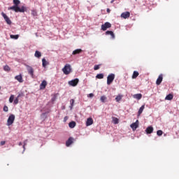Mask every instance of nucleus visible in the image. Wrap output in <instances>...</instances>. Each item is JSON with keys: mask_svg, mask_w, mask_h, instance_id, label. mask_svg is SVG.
I'll return each instance as SVG.
<instances>
[{"mask_svg": "<svg viewBox=\"0 0 179 179\" xmlns=\"http://www.w3.org/2000/svg\"><path fill=\"white\" fill-rule=\"evenodd\" d=\"M14 6L9 7L8 10H14L16 13L18 12H20L21 13H23L27 10V8L24 6H22L20 8L19 5H20V0H13V1Z\"/></svg>", "mask_w": 179, "mask_h": 179, "instance_id": "obj_1", "label": "nucleus"}, {"mask_svg": "<svg viewBox=\"0 0 179 179\" xmlns=\"http://www.w3.org/2000/svg\"><path fill=\"white\" fill-rule=\"evenodd\" d=\"M62 72L64 73V75H69V73L72 72V67L71 66V64H66L62 69Z\"/></svg>", "mask_w": 179, "mask_h": 179, "instance_id": "obj_2", "label": "nucleus"}, {"mask_svg": "<svg viewBox=\"0 0 179 179\" xmlns=\"http://www.w3.org/2000/svg\"><path fill=\"white\" fill-rule=\"evenodd\" d=\"M15 115L11 114L9 115L8 120H7V126L8 127H10V125H12V124H13V122H15Z\"/></svg>", "mask_w": 179, "mask_h": 179, "instance_id": "obj_3", "label": "nucleus"}, {"mask_svg": "<svg viewBox=\"0 0 179 179\" xmlns=\"http://www.w3.org/2000/svg\"><path fill=\"white\" fill-rule=\"evenodd\" d=\"M114 79H115V75L114 73L108 75L107 77V85L112 84L114 81Z\"/></svg>", "mask_w": 179, "mask_h": 179, "instance_id": "obj_4", "label": "nucleus"}, {"mask_svg": "<svg viewBox=\"0 0 179 179\" xmlns=\"http://www.w3.org/2000/svg\"><path fill=\"white\" fill-rule=\"evenodd\" d=\"M26 68L29 75H30L31 78H34V69H33V67L29 65H26Z\"/></svg>", "mask_w": 179, "mask_h": 179, "instance_id": "obj_5", "label": "nucleus"}, {"mask_svg": "<svg viewBox=\"0 0 179 179\" xmlns=\"http://www.w3.org/2000/svg\"><path fill=\"white\" fill-rule=\"evenodd\" d=\"M1 15L3 16L5 22H6L7 24H9V25L12 24V21L10 20L9 17H8V15H6V14H5V13L2 12Z\"/></svg>", "mask_w": 179, "mask_h": 179, "instance_id": "obj_6", "label": "nucleus"}, {"mask_svg": "<svg viewBox=\"0 0 179 179\" xmlns=\"http://www.w3.org/2000/svg\"><path fill=\"white\" fill-rule=\"evenodd\" d=\"M110 27H111V23L105 22L103 24L101 25V30H103V31H106L107 29H110Z\"/></svg>", "mask_w": 179, "mask_h": 179, "instance_id": "obj_7", "label": "nucleus"}, {"mask_svg": "<svg viewBox=\"0 0 179 179\" xmlns=\"http://www.w3.org/2000/svg\"><path fill=\"white\" fill-rule=\"evenodd\" d=\"M78 83H79L78 78H76L74 80H71V81H69V85L73 87L78 86Z\"/></svg>", "mask_w": 179, "mask_h": 179, "instance_id": "obj_8", "label": "nucleus"}, {"mask_svg": "<svg viewBox=\"0 0 179 179\" xmlns=\"http://www.w3.org/2000/svg\"><path fill=\"white\" fill-rule=\"evenodd\" d=\"M131 16V13L129 11L124 12L121 14V17H123V19H128Z\"/></svg>", "mask_w": 179, "mask_h": 179, "instance_id": "obj_9", "label": "nucleus"}, {"mask_svg": "<svg viewBox=\"0 0 179 179\" xmlns=\"http://www.w3.org/2000/svg\"><path fill=\"white\" fill-rule=\"evenodd\" d=\"M138 122H139V120H136V122L132 123L130 127L131 128L133 129V131L136 130V129L138 128V127H139V124H138Z\"/></svg>", "mask_w": 179, "mask_h": 179, "instance_id": "obj_10", "label": "nucleus"}, {"mask_svg": "<svg viewBox=\"0 0 179 179\" xmlns=\"http://www.w3.org/2000/svg\"><path fill=\"white\" fill-rule=\"evenodd\" d=\"M162 82H163V74H160L159 76V77L156 81V85H157V86H159V85H161Z\"/></svg>", "mask_w": 179, "mask_h": 179, "instance_id": "obj_11", "label": "nucleus"}, {"mask_svg": "<svg viewBox=\"0 0 179 179\" xmlns=\"http://www.w3.org/2000/svg\"><path fill=\"white\" fill-rule=\"evenodd\" d=\"M73 143V138L69 137V139L66 142V146L69 147Z\"/></svg>", "mask_w": 179, "mask_h": 179, "instance_id": "obj_12", "label": "nucleus"}, {"mask_svg": "<svg viewBox=\"0 0 179 179\" xmlns=\"http://www.w3.org/2000/svg\"><path fill=\"white\" fill-rule=\"evenodd\" d=\"M90 125H93V118L89 117L86 121V127H90Z\"/></svg>", "mask_w": 179, "mask_h": 179, "instance_id": "obj_13", "label": "nucleus"}, {"mask_svg": "<svg viewBox=\"0 0 179 179\" xmlns=\"http://www.w3.org/2000/svg\"><path fill=\"white\" fill-rule=\"evenodd\" d=\"M46 87H47V81L43 80L40 85L41 90H44V89H45Z\"/></svg>", "mask_w": 179, "mask_h": 179, "instance_id": "obj_14", "label": "nucleus"}, {"mask_svg": "<svg viewBox=\"0 0 179 179\" xmlns=\"http://www.w3.org/2000/svg\"><path fill=\"white\" fill-rule=\"evenodd\" d=\"M15 79L20 82V83H23V77L22 76V74H20L18 76H16L15 77Z\"/></svg>", "mask_w": 179, "mask_h": 179, "instance_id": "obj_15", "label": "nucleus"}, {"mask_svg": "<svg viewBox=\"0 0 179 179\" xmlns=\"http://www.w3.org/2000/svg\"><path fill=\"white\" fill-rule=\"evenodd\" d=\"M81 52H83V50L82 49H76L74 51H73L72 55H78V54H80Z\"/></svg>", "mask_w": 179, "mask_h": 179, "instance_id": "obj_16", "label": "nucleus"}, {"mask_svg": "<svg viewBox=\"0 0 179 179\" xmlns=\"http://www.w3.org/2000/svg\"><path fill=\"white\" fill-rule=\"evenodd\" d=\"M145 132L147 134H152L153 132V127L150 126V127H147Z\"/></svg>", "mask_w": 179, "mask_h": 179, "instance_id": "obj_17", "label": "nucleus"}, {"mask_svg": "<svg viewBox=\"0 0 179 179\" xmlns=\"http://www.w3.org/2000/svg\"><path fill=\"white\" fill-rule=\"evenodd\" d=\"M106 34L111 36L112 38H115V35H114V32H113L112 31H106Z\"/></svg>", "mask_w": 179, "mask_h": 179, "instance_id": "obj_18", "label": "nucleus"}, {"mask_svg": "<svg viewBox=\"0 0 179 179\" xmlns=\"http://www.w3.org/2000/svg\"><path fill=\"white\" fill-rule=\"evenodd\" d=\"M143 110H145V105H143L138 110V117H139L141 115V114H142V113H143Z\"/></svg>", "mask_w": 179, "mask_h": 179, "instance_id": "obj_19", "label": "nucleus"}, {"mask_svg": "<svg viewBox=\"0 0 179 179\" xmlns=\"http://www.w3.org/2000/svg\"><path fill=\"white\" fill-rule=\"evenodd\" d=\"M134 98L137 100H141V99H142V94H136L134 95Z\"/></svg>", "mask_w": 179, "mask_h": 179, "instance_id": "obj_20", "label": "nucleus"}, {"mask_svg": "<svg viewBox=\"0 0 179 179\" xmlns=\"http://www.w3.org/2000/svg\"><path fill=\"white\" fill-rule=\"evenodd\" d=\"M34 56L36 57V58H41V53L40 52V51L36 50L35 52Z\"/></svg>", "mask_w": 179, "mask_h": 179, "instance_id": "obj_21", "label": "nucleus"}, {"mask_svg": "<svg viewBox=\"0 0 179 179\" xmlns=\"http://www.w3.org/2000/svg\"><path fill=\"white\" fill-rule=\"evenodd\" d=\"M173 94H169L166 96L165 100H173Z\"/></svg>", "mask_w": 179, "mask_h": 179, "instance_id": "obj_22", "label": "nucleus"}, {"mask_svg": "<svg viewBox=\"0 0 179 179\" xmlns=\"http://www.w3.org/2000/svg\"><path fill=\"white\" fill-rule=\"evenodd\" d=\"M137 76H139V73L138 71H134L132 79H136Z\"/></svg>", "mask_w": 179, "mask_h": 179, "instance_id": "obj_23", "label": "nucleus"}, {"mask_svg": "<svg viewBox=\"0 0 179 179\" xmlns=\"http://www.w3.org/2000/svg\"><path fill=\"white\" fill-rule=\"evenodd\" d=\"M69 128H75V127H76V122H75L74 121L71 122L69 124Z\"/></svg>", "mask_w": 179, "mask_h": 179, "instance_id": "obj_24", "label": "nucleus"}, {"mask_svg": "<svg viewBox=\"0 0 179 179\" xmlns=\"http://www.w3.org/2000/svg\"><path fill=\"white\" fill-rule=\"evenodd\" d=\"M100 100L101 103H106V100H107V96H101L100 98Z\"/></svg>", "mask_w": 179, "mask_h": 179, "instance_id": "obj_25", "label": "nucleus"}, {"mask_svg": "<svg viewBox=\"0 0 179 179\" xmlns=\"http://www.w3.org/2000/svg\"><path fill=\"white\" fill-rule=\"evenodd\" d=\"M96 78V79H103L104 78V74L103 73L97 74Z\"/></svg>", "mask_w": 179, "mask_h": 179, "instance_id": "obj_26", "label": "nucleus"}, {"mask_svg": "<svg viewBox=\"0 0 179 179\" xmlns=\"http://www.w3.org/2000/svg\"><path fill=\"white\" fill-rule=\"evenodd\" d=\"M122 99V95H118L116 96L115 100L118 103L121 101Z\"/></svg>", "mask_w": 179, "mask_h": 179, "instance_id": "obj_27", "label": "nucleus"}, {"mask_svg": "<svg viewBox=\"0 0 179 179\" xmlns=\"http://www.w3.org/2000/svg\"><path fill=\"white\" fill-rule=\"evenodd\" d=\"M75 103V100L74 99H71L70 100V108L71 110H72V108H73V104Z\"/></svg>", "mask_w": 179, "mask_h": 179, "instance_id": "obj_28", "label": "nucleus"}, {"mask_svg": "<svg viewBox=\"0 0 179 179\" xmlns=\"http://www.w3.org/2000/svg\"><path fill=\"white\" fill-rule=\"evenodd\" d=\"M47 64H48L47 60H45V59H42V65H43V68H45V66H47Z\"/></svg>", "mask_w": 179, "mask_h": 179, "instance_id": "obj_29", "label": "nucleus"}, {"mask_svg": "<svg viewBox=\"0 0 179 179\" xmlns=\"http://www.w3.org/2000/svg\"><path fill=\"white\" fill-rule=\"evenodd\" d=\"M20 97V94H19L17 96V97L15 99H14V102H13L14 104H18L19 103V98Z\"/></svg>", "mask_w": 179, "mask_h": 179, "instance_id": "obj_30", "label": "nucleus"}, {"mask_svg": "<svg viewBox=\"0 0 179 179\" xmlns=\"http://www.w3.org/2000/svg\"><path fill=\"white\" fill-rule=\"evenodd\" d=\"M10 37L14 40H17V38H19V35H10Z\"/></svg>", "mask_w": 179, "mask_h": 179, "instance_id": "obj_31", "label": "nucleus"}, {"mask_svg": "<svg viewBox=\"0 0 179 179\" xmlns=\"http://www.w3.org/2000/svg\"><path fill=\"white\" fill-rule=\"evenodd\" d=\"M13 100H15V95H10V96L9 98V102L13 103Z\"/></svg>", "mask_w": 179, "mask_h": 179, "instance_id": "obj_32", "label": "nucleus"}, {"mask_svg": "<svg viewBox=\"0 0 179 179\" xmlns=\"http://www.w3.org/2000/svg\"><path fill=\"white\" fill-rule=\"evenodd\" d=\"M3 69H4V71H6L7 72H9V71H10V67H9V66H8V65H6L3 67Z\"/></svg>", "mask_w": 179, "mask_h": 179, "instance_id": "obj_33", "label": "nucleus"}, {"mask_svg": "<svg viewBox=\"0 0 179 179\" xmlns=\"http://www.w3.org/2000/svg\"><path fill=\"white\" fill-rule=\"evenodd\" d=\"M157 135L158 136H162V135H163V131H162V130H158V131H157Z\"/></svg>", "mask_w": 179, "mask_h": 179, "instance_id": "obj_34", "label": "nucleus"}, {"mask_svg": "<svg viewBox=\"0 0 179 179\" xmlns=\"http://www.w3.org/2000/svg\"><path fill=\"white\" fill-rule=\"evenodd\" d=\"M101 64H98V65H95L94 66V71H98V69H100V66H101Z\"/></svg>", "mask_w": 179, "mask_h": 179, "instance_id": "obj_35", "label": "nucleus"}, {"mask_svg": "<svg viewBox=\"0 0 179 179\" xmlns=\"http://www.w3.org/2000/svg\"><path fill=\"white\" fill-rule=\"evenodd\" d=\"M31 15L32 16H37V11L36 10H32Z\"/></svg>", "mask_w": 179, "mask_h": 179, "instance_id": "obj_36", "label": "nucleus"}, {"mask_svg": "<svg viewBox=\"0 0 179 179\" xmlns=\"http://www.w3.org/2000/svg\"><path fill=\"white\" fill-rule=\"evenodd\" d=\"M3 110L5 113H8V111H9V108H8L7 106H4Z\"/></svg>", "mask_w": 179, "mask_h": 179, "instance_id": "obj_37", "label": "nucleus"}, {"mask_svg": "<svg viewBox=\"0 0 179 179\" xmlns=\"http://www.w3.org/2000/svg\"><path fill=\"white\" fill-rule=\"evenodd\" d=\"M113 121L114 124H118V118L113 117Z\"/></svg>", "mask_w": 179, "mask_h": 179, "instance_id": "obj_38", "label": "nucleus"}, {"mask_svg": "<svg viewBox=\"0 0 179 179\" xmlns=\"http://www.w3.org/2000/svg\"><path fill=\"white\" fill-rule=\"evenodd\" d=\"M57 100V96L54 95L53 97L51 99V101L54 103Z\"/></svg>", "mask_w": 179, "mask_h": 179, "instance_id": "obj_39", "label": "nucleus"}, {"mask_svg": "<svg viewBox=\"0 0 179 179\" xmlns=\"http://www.w3.org/2000/svg\"><path fill=\"white\" fill-rule=\"evenodd\" d=\"M94 94H93V93H91V94H90L88 96H87V97H94Z\"/></svg>", "mask_w": 179, "mask_h": 179, "instance_id": "obj_40", "label": "nucleus"}, {"mask_svg": "<svg viewBox=\"0 0 179 179\" xmlns=\"http://www.w3.org/2000/svg\"><path fill=\"white\" fill-rule=\"evenodd\" d=\"M5 143H6V142H5V141H1L0 145H1V146H3V145H5Z\"/></svg>", "mask_w": 179, "mask_h": 179, "instance_id": "obj_41", "label": "nucleus"}, {"mask_svg": "<svg viewBox=\"0 0 179 179\" xmlns=\"http://www.w3.org/2000/svg\"><path fill=\"white\" fill-rule=\"evenodd\" d=\"M25 146H26V142H24V145H23L24 150V149H26Z\"/></svg>", "mask_w": 179, "mask_h": 179, "instance_id": "obj_42", "label": "nucleus"}, {"mask_svg": "<svg viewBox=\"0 0 179 179\" xmlns=\"http://www.w3.org/2000/svg\"><path fill=\"white\" fill-rule=\"evenodd\" d=\"M106 11H107L108 13H110V8H107Z\"/></svg>", "mask_w": 179, "mask_h": 179, "instance_id": "obj_43", "label": "nucleus"}, {"mask_svg": "<svg viewBox=\"0 0 179 179\" xmlns=\"http://www.w3.org/2000/svg\"><path fill=\"white\" fill-rule=\"evenodd\" d=\"M22 145H23V143H22V142L19 143V146H22Z\"/></svg>", "mask_w": 179, "mask_h": 179, "instance_id": "obj_44", "label": "nucleus"}, {"mask_svg": "<svg viewBox=\"0 0 179 179\" xmlns=\"http://www.w3.org/2000/svg\"><path fill=\"white\" fill-rule=\"evenodd\" d=\"M113 2H114V0H112V1H110V3H113Z\"/></svg>", "mask_w": 179, "mask_h": 179, "instance_id": "obj_45", "label": "nucleus"}, {"mask_svg": "<svg viewBox=\"0 0 179 179\" xmlns=\"http://www.w3.org/2000/svg\"><path fill=\"white\" fill-rule=\"evenodd\" d=\"M135 1H138V0H135Z\"/></svg>", "mask_w": 179, "mask_h": 179, "instance_id": "obj_46", "label": "nucleus"}]
</instances>
